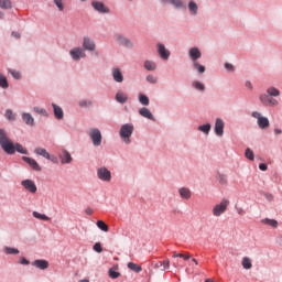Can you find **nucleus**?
I'll list each match as a JSON object with an SVG mask.
<instances>
[{
    "mask_svg": "<svg viewBox=\"0 0 282 282\" xmlns=\"http://www.w3.org/2000/svg\"><path fill=\"white\" fill-rule=\"evenodd\" d=\"M108 275L110 279H118L120 276V272L115 271L113 268H110L108 271Z\"/></svg>",
    "mask_w": 282,
    "mask_h": 282,
    "instance_id": "obj_49",
    "label": "nucleus"
},
{
    "mask_svg": "<svg viewBox=\"0 0 282 282\" xmlns=\"http://www.w3.org/2000/svg\"><path fill=\"white\" fill-rule=\"evenodd\" d=\"M8 74H10L14 80H21L22 78L21 72L13 68H9Z\"/></svg>",
    "mask_w": 282,
    "mask_h": 282,
    "instance_id": "obj_41",
    "label": "nucleus"
},
{
    "mask_svg": "<svg viewBox=\"0 0 282 282\" xmlns=\"http://www.w3.org/2000/svg\"><path fill=\"white\" fill-rule=\"evenodd\" d=\"M212 129H213V126L208 122L197 127V131H199L204 135H210Z\"/></svg>",
    "mask_w": 282,
    "mask_h": 282,
    "instance_id": "obj_30",
    "label": "nucleus"
},
{
    "mask_svg": "<svg viewBox=\"0 0 282 282\" xmlns=\"http://www.w3.org/2000/svg\"><path fill=\"white\" fill-rule=\"evenodd\" d=\"M180 259H184V261H188V259H191V253H181Z\"/></svg>",
    "mask_w": 282,
    "mask_h": 282,
    "instance_id": "obj_55",
    "label": "nucleus"
},
{
    "mask_svg": "<svg viewBox=\"0 0 282 282\" xmlns=\"http://www.w3.org/2000/svg\"><path fill=\"white\" fill-rule=\"evenodd\" d=\"M192 69L194 72H197V74H206V66L202 65L198 61L197 62H192Z\"/></svg>",
    "mask_w": 282,
    "mask_h": 282,
    "instance_id": "obj_32",
    "label": "nucleus"
},
{
    "mask_svg": "<svg viewBox=\"0 0 282 282\" xmlns=\"http://www.w3.org/2000/svg\"><path fill=\"white\" fill-rule=\"evenodd\" d=\"M245 158H247V160H250L251 162H253L254 161V152L250 148H247L245 151Z\"/></svg>",
    "mask_w": 282,
    "mask_h": 282,
    "instance_id": "obj_46",
    "label": "nucleus"
},
{
    "mask_svg": "<svg viewBox=\"0 0 282 282\" xmlns=\"http://www.w3.org/2000/svg\"><path fill=\"white\" fill-rule=\"evenodd\" d=\"M33 153H35V155L44 158L45 160L50 159V152H47L45 148L37 147L34 149Z\"/></svg>",
    "mask_w": 282,
    "mask_h": 282,
    "instance_id": "obj_34",
    "label": "nucleus"
},
{
    "mask_svg": "<svg viewBox=\"0 0 282 282\" xmlns=\"http://www.w3.org/2000/svg\"><path fill=\"white\" fill-rule=\"evenodd\" d=\"M113 39H115V43H117V45H120L121 47H127L128 50H133L134 47V44L131 41V39L127 37L122 33H116L113 35Z\"/></svg>",
    "mask_w": 282,
    "mask_h": 282,
    "instance_id": "obj_9",
    "label": "nucleus"
},
{
    "mask_svg": "<svg viewBox=\"0 0 282 282\" xmlns=\"http://www.w3.org/2000/svg\"><path fill=\"white\" fill-rule=\"evenodd\" d=\"M53 3L58 12H65V0H53Z\"/></svg>",
    "mask_w": 282,
    "mask_h": 282,
    "instance_id": "obj_42",
    "label": "nucleus"
},
{
    "mask_svg": "<svg viewBox=\"0 0 282 282\" xmlns=\"http://www.w3.org/2000/svg\"><path fill=\"white\" fill-rule=\"evenodd\" d=\"M229 206L230 200H228V198H223L220 203L214 205V207L212 208L213 217H221V215H225L226 210H228Z\"/></svg>",
    "mask_w": 282,
    "mask_h": 282,
    "instance_id": "obj_7",
    "label": "nucleus"
},
{
    "mask_svg": "<svg viewBox=\"0 0 282 282\" xmlns=\"http://www.w3.org/2000/svg\"><path fill=\"white\" fill-rule=\"evenodd\" d=\"M93 249L95 250V252H102V245H100V242H96L93 247Z\"/></svg>",
    "mask_w": 282,
    "mask_h": 282,
    "instance_id": "obj_52",
    "label": "nucleus"
},
{
    "mask_svg": "<svg viewBox=\"0 0 282 282\" xmlns=\"http://www.w3.org/2000/svg\"><path fill=\"white\" fill-rule=\"evenodd\" d=\"M187 56L191 63H196L197 61H199V58H202V51L199 50V47L193 46L188 50Z\"/></svg>",
    "mask_w": 282,
    "mask_h": 282,
    "instance_id": "obj_17",
    "label": "nucleus"
},
{
    "mask_svg": "<svg viewBox=\"0 0 282 282\" xmlns=\"http://www.w3.org/2000/svg\"><path fill=\"white\" fill-rule=\"evenodd\" d=\"M177 257L181 258V257H182V253H177V252L174 251V252H173V258H174V259H177Z\"/></svg>",
    "mask_w": 282,
    "mask_h": 282,
    "instance_id": "obj_63",
    "label": "nucleus"
},
{
    "mask_svg": "<svg viewBox=\"0 0 282 282\" xmlns=\"http://www.w3.org/2000/svg\"><path fill=\"white\" fill-rule=\"evenodd\" d=\"M224 129H226V121L223 118L217 117L214 123V133L217 138H224Z\"/></svg>",
    "mask_w": 282,
    "mask_h": 282,
    "instance_id": "obj_13",
    "label": "nucleus"
},
{
    "mask_svg": "<svg viewBox=\"0 0 282 282\" xmlns=\"http://www.w3.org/2000/svg\"><path fill=\"white\" fill-rule=\"evenodd\" d=\"M156 53L161 61H169V58H171V50L162 42L156 43Z\"/></svg>",
    "mask_w": 282,
    "mask_h": 282,
    "instance_id": "obj_12",
    "label": "nucleus"
},
{
    "mask_svg": "<svg viewBox=\"0 0 282 282\" xmlns=\"http://www.w3.org/2000/svg\"><path fill=\"white\" fill-rule=\"evenodd\" d=\"M21 186L28 193H31V195H35V193L39 192V187L36 186V183L30 178H25L21 181Z\"/></svg>",
    "mask_w": 282,
    "mask_h": 282,
    "instance_id": "obj_15",
    "label": "nucleus"
},
{
    "mask_svg": "<svg viewBox=\"0 0 282 282\" xmlns=\"http://www.w3.org/2000/svg\"><path fill=\"white\" fill-rule=\"evenodd\" d=\"M68 55L74 63H80L83 58H87V52L83 46H74L68 51Z\"/></svg>",
    "mask_w": 282,
    "mask_h": 282,
    "instance_id": "obj_8",
    "label": "nucleus"
},
{
    "mask_svg": "<svg viewBox=\"0 0 282 282\" xmlns=\"http://www.w3.org/2000/svg\"><path fill=\"white\" fill-rule=\"evenodd\" d=\"M161 3L171 6L174 10H186L191 17H197L199 14V4L195 2V0H188L186 4V0H160Z\"/></svg>",
    "mask_w": 282,
    "mask_h": 282,
    "instance_id": "obj_2",
    "label": "nucleus"
},
{
    "mask_svg": "<svg viewBox=\"0 0 282 282\" xmlns=\"http://www.w3.org/2000/svg\"><path fill=\"white\" fill-rule=\"evenodd\" d=\"M245 87H247V89H250V90L254 89V86L252 85V82H250V80H247L245 83Z\"/></svg>",
    "mask_w": 282,
    "mask_h": 282,
    "instance_id": "obj_54",
    "label": "nucleus"
},
{
    "mask_svg": "<svg viewBox=\"0 0 282 282\" xmlns=\"http://www.w3.org/2000/svg\"><path fill=\"white\" fill-rule=\"evenodd\" d=\"M276 243H279V246H281V248H282V235H280V236L276 238Z\"/></svg>",
    "mask_w": 282,
    "mask_h": 282,
    "instance_id": "obj_60",
    "label": "nucleus"
},
{
    "mask_svg": "<svg viewBox=\"0 0 282 282\" xmlns=\"http://www.w3.org/2000/svg\"><path fill=\"white\" fill-rule=\"evenodd\" d=\"M3 252L4 254H21V251L14 247H4Z\"/></svg>",
    "mask_w": 282,
    "mask_h": 282,
    "instance_id": "obj_38",
    "label": "nucleus"
},
{
    "mask_svg": "<svg viewBox=\"0 0 282 282\" xmlns=\"http://www.w3.org/2000/svg\"><path fill=\"white\" fill-rule=\"evenodd\" d=\"M143 67L147 72H155V69H158V62L153 59H145L143 62Z\"/></svg>",
    "mask_w": 282,
    "mask_h": 282,
    "instance_id": "obj_27",
    "label": "nucleus"
},
{
    "mask_svg": "<svg viewBox=\"0 0 282 282\" xmlns=\"http://www.w3.org/2000/svg\"><path fill=\"white\" fill-rule=\"evenodd\" d=\"M21 265H30V260H26L25 257L20 258Z\"/></svg>",
    "mask_w": 282,
    "mask_h": 282,
    "instance_id": "obj_53",
    "label": "nucleus"
},
{
    "mask_svg": "<svg viewBox=\"0 0 282 282\" xmlns=\"http://www.w3.org/2000/svg\"><path fill=\"white\" fill-rule=\"evenodd\" d=\"M97 180L99 182H105L106 184H109L111 182V170L107 169V166H100L97 169Z\"/></svg>",
    "mask_w": 282,
    "mask_h": 282,
    "instance_id": "obj_10",
    "label": "nucleus"
},
{
    "mask_svg": "<svg viewBox=\"0 0 282 282\" xmlns=\"http://www.w3.org/2000/svg\"><path fill=\"white\" fill-rule=\"evenodd\" d=\"M23 162H25L26 164H29V166L31 169H33V171H37L41 172V165H39V162H36V160L30 158V156H22Z\"/></svg>",
    "mask_w": 282,
    "mask_h": 282,
    "instance_id": "obj_23",
    "label": "nucleus"
},
{
    "mask_svg": "<svg viewBox=\"0 0 282 282\" xmlns=\"http://www.w3.org/2000/svg\"><path fill=\"white\" fill-rule=\"evenodd\" d=\"M162 265H163L162 261H159V262L155 263L154 268H161L162 269Z\"/></svg>",
    "mask_w": 282,
    "mask_h": 282,
    "instance_id": "obj_64",
    "label": "nucleus"
},
{
    "mask_svg": "<svg viewBox=\"0 0 282 282\" xmlns=\"http://www.w3.org/2000/svg\"><path fill=\"white\" fill-rule=\"evenodd\" d=\"M97 228H99V230H102V232H109V226L102 220L97 221Z\"/></svg>",
    "mask_w": 282,
    "mask_h": 282,
    "instance_id": "obj_45",
    "label": "nucleus"
},
{
    "mask_svg": "<svg viewBox=\"0 0 282 282\" xmlns=\"http://www.w3.org/2000/svg\"><path fill=\"white\" fill-rule=\"evenodd\" d=\"M115 100H117L119 105H126V102H129V96L124 91L119 90L115 96Z\"/></svg>",
    "mask_w": 282,
    "mask_h": 282,
    "instance_id": "obj_26",
    "label": "nucleus"
},
{
    "mask_svg": "<svg viewBox=\"0 0 282 282\" xmlns=\"http://www.w3.org/2000/svg\"><path fill=\"white\" fill-rule=\"evenodd\" d=\"M133 131H135V126L133 123H123L119 129V138L123 144L129 147L131 144V137L133 135Z\"/></svg>",
    "mask_w": 282,
    "mask_h": 282,
    "instance_id": "obj_4",
    "label": "nucleus"
},
{
    "mask_svg": "<svg viewBox=\"0 0 282 282\" xmlns=\"http://www.w3.org/2000/svg\"><path fill=\"white\" fill-rule=\"evenodd\" d=\"M279 96H281V90L274 86H269L265 93L259 95V102L263 107H279Z\"/></svg>",
    "mask_w": 282,
    "mask_h": 282,
    "instance_id": "obj_3",
    "label": "nucleus"
},
{
    "mask_svg": "<svg viewBox=\"0 0 282 282\" xmlns=\"http://www.w3.org/2000/svg\"><path fill=\"white\" fill-rule=\"evenodd\" d=\"M161 271L164 272V270H169L171 268V261L169 259L164 260L162 262Z\"/></svg>",
    "mask_w": 282,
    "mask_h": 282,
    "instance_id": "obj_50",
    "label": "nucleus"
},
{
    "mask_svg": "<svg viewBox=\"0 0 282 282\" xmlns=\"http://www.w3.org/2000/svg\"><path fill=\"white\" fill-rule=\"evenodd\" d=\"M33 112L37 113L39 116H43L44 118L50 117V112H47L45 108H41L39 106L33 107Z\"/></svg>",
    "mask_w": 282,
    "mask_h": 282,
    "instance_id": "obj_36",
    "label": "nucleus"
},
{
    "mask_svg": "<svg viewBox=\"0 0 282 282\" xmlns=\"http://www.w3.org/2000/svg\"><path fill=\"white\" fill-rule=\"evenodd\" d=\"M91 8L95 10V12H98V14H109V12H111L105 2L98 0H94L91 2Z\"/></svg>",
    "mask_w": 282,
    "mask_h": 282,
    "instance_id": "obj_14",
    "label": "nucleus"
},
{
    "mask_svg": "<svg viewBox=\"0 0 282 282\" xmlns=\"http://www.w3.org/2000/svg\"><path fill=\"white\" fill-rule=\"evenodd\" d=\"M46 160H50V162H53V164H56L58 162V159L52 154H50V159H46Z\"/></svg>",
    "mask_w": 282,
    "mask_h": 282,
    "instance_id": "obj_56",
    "label": "nucleus"
},
{
    "mask_svg": "<svg viewBox=\"0 0 282 282\" xmlns=\"http://www.w3.org/2000/svg\"><path fill=\"white\" fill-rule=\"evenodd\" d=\"M259 169L260 171H268V165L265 163H260Z\"/></svg>",
    "mask_w": 282,
    "mask_h": 282,
    "instance_id": "obj_57",
    "label": "nucleus"
},
{
    "mask_svg": "<svg viewBox=\"0 0 282 282\" xmlns=\"http://www.w3.org/2000/svg\"><path fill=\"white\" fill-rule=\"evenodd\" d=\"M112 80L118 84L124 83V75L122 74V69L118 66L111 68Z\"/></svg>",
    "mask_w": 282,
    "mask_h": 282,
    "instance_id": "obj_16",
    "label": "nucleus"
},
{
    "mask_svg": "<svg viewBox=\"0 0 282 282\" xmlns=\"http://www.w3.org/2000/svg\"><path fill=\"white\" fill-rule=\"evenodd\" d=\"M178 195L181 199H185L186 202H188V199L193 197V192L188 187H181L178 188Z\"/></svg>",
    "mask_w": 282,
    "mask_h": 282,
    "instance_id": "obj_24",
    "label": "nucleus"
},
{
    "mask_svg": "<svg viewBox=\"0 0 282 282\" xmlns=\"http://www.w3.org/2000/svg\"><path fill=\"white\" fill-rule=\"evenodd\" d=\"M235 210H236L237 215H246V209H243V207H241L239 205H235Z\"/></svg>",
    "mask_w": 282,
    "mask_h": 282,
    "instance_id": "obj_51",
    "label": "nucleus"
},
{
    "mask_svg": "<svg viewBox=\"0 0 282 282\" xmlns=\"http://www.w3.org/2000/svg\"><path fill=\"white\" fill-rule=\"evenodd\" d=\"M4 118L8 122H17V112L14 110L8 108L4 111Z\"/></svg>",
    "mask_w": 282,
    "mask_h": 282,
    "instance_id": "obj_28",
    "label": "nucleus"
},
{
    "mask_svg": "<svg viewBox=\"0 0 282 282\" xmlns=\"http://www.w3.org/2000/svg\"><path fill=\"white\" fill-rule=\"evenodd\" d=\"M265 199H268V202H272V199H274V196H272V194H265Z\"/></svg>",
    "mask_w": 282,
    "mask_h": 282,
    "instance_id": "obj_59",
    "label": "nucleus"
},
{
    "mask_svg": "<svg viewBox=\"0 0 282 282\" xmlns=\"http://www.w3.org/2000/svg\"><path fill=\"white\" fill-rule=\"evenodd\" d=\"M51 107H53V113H54V118L56 120H64L65 118V111L63 110V108L56 104H51Z\"/></svg>",
    "mask_w": 282,
    "mask_h": 282,
    "instance_id": "obj_22",
    "label": "nucleus"
},
{
    "mask_svg": "<svg viewBox=\"0 0 282 282\" xmlns=\"http://www.w3.org/2000/svg\"><path fill=\"white\" fill-rule=\"evenodd\" d=\"M273 133H274V135H281L282 134V129L281 128H274Z\"/></svg>",
    "mask_w": 282,
    "mask_h": 282,
    "instance_id": "obj_58",
    "label": "nucleus"
},
{
    "mask_svg": "<svg viewBox=\"0 0 282 282\" xmlns=\"http://www.w3.org/2000/svg\"><path fill=\"white\" fill-rule=\"evenodd\" d=\"M241 265L245 270L252 269V259H250L249 257H243L241 261Z\"/></svg>",
    "mask_w": 282,
    "mask_h": 282,
    "instance_id": "obj_37",
    "label": "nucleus"
},
{
    "mask_svg": "<svg viewBox=\"0 0 282 282\" xmlns=\"http://www.w3.org/2000/svg\"><path fill=\"white\" fill-rule=\"evenodd\" d=\"M224 67H225L227 74H235V69H236V68H235V65H232V64L226 62V63L224 64Z\"/></svg>",
    "mask_w": 282,
    "mask_h": 282,
    "instance_id": "obj_47",
    "label": "nucleus"
},
{
    "mask_svg": "<svg viewBox=\"0 0 282 282\" xmlns=\"http://www.w3.org/2000/svg\"><path fill=\"white\" fill-rule=\"evenodd\" d=\"M61 164H72L74 162V158H72V153L67 151V149H63L62 153L58 154Z\"/></svg>",
    "mask_w": 282,
    "mask_h": 282,
    "instance_id": "obj_19",
    "label": "nucleus"
},
{
    "mask_svg": "<svg viewBox=\"0 0 282 282\" xmlns=\"http://www.w3.org/2000/svg\"><path fill=\"white\" fill-rule=\"evenodd\" d=\"M21 120L26 127H36V120L30 112H21Z\"/></svg>",
    "mask_w": 282,
    "mask_h": 282,
    "instance_id": "obj_18",
    "label": "nucleus"
},
{
    "mask_svg": "<svg viewBox=\"0 0 282 282\" xmlns=\"http://www.w3.org/2000/svg\"><path fill=\"white\" fill-rule=\"evenodd\" d=\"M145 80L150 83V85H158V77H155V75H147Z\"/></svg>",
    "mask_w": 282,
    "mask_h": 282,
    "instance_id": "obj_48",
    "label": "nucleus"
},
{
    "mask_svg": "<svg viewBox=\"0 0 282 282\" xmlns=\"http://www.w3.org/2000/svg\"><path fill=\"white\" fill-rule=\"evenodd\" d=\"M32 216L35 218V219H40L41 221H50V217L45 214H41L39 212H33L32 213Z\"/></svg>",
    "mask_w": 282,
    "mask_h": 282,
    "instance_id": "obj_39",
    "label": "nucleus"
},
{
    "mask_svg": "<svg viewBox=\"0 0 282 282\" xmlns=\"http://www.w3.org/2000/svg\"><path fill=\"white\" fill-rule=\"evenodd\" d=\"M261 224L263 226H269L270 228H279V221L272 218H263L261 219Z\"/></svg>",
    "mask_w": 282,
    "mask_h": 282,
    "instance_id": "obj_31",
    "label": "nucleus"
},
{
    "mask_svg": "<svg viewBox=\"0 0 282 282\" xmlns=\"http://www.w3.org/2000/svg\"><path fill=\"white\" fill-rule=\"evenodd\" d=\"M216 180L221 186H226L228 184V177L225 174L218 173Z\"/></svg>",
    "mask_w": 282,
    "mask_h": 282,
    "instance_id": "obj_40",
    "label": "nucleus"
},
{
    "mask_svg": "<svg viewBox=\"0 0 282 282\" xmlns=\"http://www.w3.org/2000/svg\"><path fill=\"white\" fill-rule=\"evenodd\" d=\"M139 116L141 118H145V120H151L152 122H155V116H153V112L147 107H142L138 110Z\"/></svg>",
    "mask_w": 282,
    "mask_h": 282,
    "instance_id": "obj_20",
    "label": "nucleus"
},
{
    "mask_svg": "<svg viewBox=\"0 0 282 282\" xmlns=\"http://www.w3.org/2000/svg\"><path fill=\"white\" fill-rule=\"evenodd\" d=\"M78 105L82 109H89V107H94V101L91 99H82Z\"/></svg>",
    "mask_w": 282,
    "mask_h": 282,
    "instance_id": "obj_35",
    "label": "nucleus"
},
{
    "mask_svg": "<svg viewBox=\"0 0 282 282\" xmlns=\"http://www.w3.org/2000/svg\"><path fill=\"white\" fill-rule=\"evenodd\" d=\"M128 268H129V270H132V272H135L137 274H140V271L142 270V267H140L133 262H129Z\"/></svg>",
    "mask_w": 282,
    "mask_h": 282,
    "instance_id": "obj_44",
    "label": "nucleus"
},
{
    "mask_svg": "<svg viewBox=\"0 0 282 282\" xmlns=\"http://www.w3.org/2000/svg\"><path fill=\"white\" fill-rule=\"evenodd\" d=\"M251 118H253L254 120H257V126L259 127V129H261V131H265L268 129H270V119L265 116H263V113L253 110L251 112Z\"/></svg>",
    "mask_w": 282,
    "mask_h": 282,
    "instance_id": "obj_6",
    "label": "nucleus"
},
{
    "mask_svg": "<svg viewBox=\"0 0 282 282\" xmlns=\"http://www.w3.org/2000/svg\"><path fill=\"white\" fill-rule=\"evenodd\" d=\"M12 36H14V39H20L21 34H19V32H12Z\"/></svg>",
    "mask_w": 282,
    "mask_h": 282,
    "instance_id": "obj_61",
    "label": "nucleus"
},
{
    "mask_svg": "<svg viewBox=\"0 0 282 282\" xmlns=\"http://www.w3.org/2000/svg\"><path fill=\"white\" fill-rule=\"evenodd\" d=\"M82 48L84 52H96V41L91 36H83Z\"/></svg>",
    "mask_w": 282,
    "mask_h": 282,
    "instance_id": "obj_11",
    "label": "nucleus"
},
{
    "mask_svg": "<svg viewBox=\"0 0 282 282\" xmlns=\"http://www.w3.org/2000/svg\"><path fill=\"white\" fill-rule=\"evenodd\" d=\"M87 135L93 144V147H102V132L98 128H89L87 130Z\"/></svg>",
    "mask_w": 282,
    "mask_h": 282,
    "instance_id": "obj_5",
    "label": "nucleus"
},
{
    "mask_svg": "<svg viewBox=\"0 0 282 282\" xmlns=\"http://www.w3.org/2000/svg\"><path fill=\"white\" fill-rule=\"evenodd\" d=\"M33 268H37V270H47L50 268V262L47 260L37 259L32 262Z\"/></svg>",
    "mask_w": 282,
    "mask_h": 282,
    "instance_id": "obj_25",
    "label": "nucleus"
},
{
    "mask_svg": "<svg viewBox=\"0 0 282 282\" xmlns=\"http://www.w3.org/2000/svg\"><path fill=\"white\" fill-rule=\"evenodd\" d=\"M1 10H12V1L10 0H0Z\"/></svg>",
    "mask_w": 282,
    "mask_h": 282,
    "instance_id": "obj_43",
    "label": "nucleus"
},
{
    "mask_svg": "<svg viewBox=\"0 0 282 282\" xmlns=\"http://www.w3.org/2000/svg\"><path fill=\"white\" fill-rule=\"evenodd\" d=\"M0 89H10V82L8 80V76H6L3 73H0Z\"/></svg>",
    "mask_w": 282,
    "mask_h": 282,
    "instance_id": "obj_29",
    "label": "nucleus"
},
{
    "mask_svg": "<svg viewBox=\"0 0 282 282\" xmlns=\"http://www.w3.org/2000/svg\"><path fill=\"white\" fill-rule=\"evenodd\" d=\"M138 100L142 105V107H149V105H151V100L149 99V96H147L143 93L138 94Z\"/></svg>",
    "mask_w": 282,
    "mask_h": 282,
    "instance_id": "obj_33",
    "label": "nucleus"
},
{
    "mask_svg": "<svg viewBox=\"0 0 282 282\" xmlns=\"http://www.w3.org/2000/svg\"><path fill=\"white\" fill-rule=\"evenodd\" d=\"M0 147L7 155H14V153L28 155V149L21 143L12 141L6 128H0Z\"/></svg>",
    "mask_w": 282,
    "mask_h": 282,
    "instance_id": "obj_1",
    "label": "nucleus"
},
{
    "mask_svg": "<svg viewBox=\"0 0 282 282\" xmlns=\"http://www.w3.org/2000/svg\"><path fill=\"white\" fill-rule=\"evenodd\" d=\"M93 213H94V209L89 207L86 209V215H93Z\"/></svg>",
    "mask_w": 282,
    "mask_h": 282,
    "instance_id": "obj_62",
    "label": "nucleus"
},
{
    "mask_svg": "<svg viewBox=\"0 0 282 282\" xmlns=\"http://www.w3.org/2000/svg\"><path fill=\"white\" fill-rule=\"evenodd\" d=\"M191 87L194 91H198L199 94H204L206 91V84L198 79L192 80Z\"/></svg>",
    "mask_w": 282,
    "mask_h": 282,
    "instance_id": "obj_21",
    "label": "nucleus"
}]
</instances>
